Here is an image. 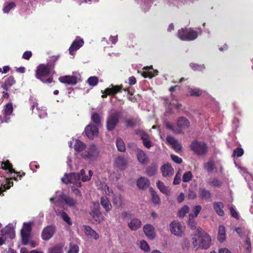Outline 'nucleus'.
<instances>
[{
  "instance_id": "2f4dec72",
  "label": "nucleus",
  "mask_w": 253,
  "mask_h": 253,
  "mask_svg": "<svg viewBox=\"0 0 253 253\" xmlns=\"http://www.w3.org/2000/svg\"><path fill=\"white\" fill-rule=\"evenodd\" d=\"M100 203L106 211H109L112 210V205L107 197H102L100 199Z\"/></svg>"
},
{
  "instance_id": "5fc2aeb1",
  "label": "nucleus",
  "mask_w": 253,
  "mask_h": 253,
  "mask_svg": "<svg viewBox=\"0 0 253 253\" xmlns=\"http://www.w3.org/2000/svg\"><path fill=\"white\" fill-rule=\"evenodd\" d=\"M79 251V247L76 244H70L69 249L67 253H78Z\"/></svg>"
},
{
  "instance_id": "ea45409f",
  "label": "nucleus",
  "mask_w": 253,
  "mask_h": 253,
  "mask_svg": "<svg viewBox=\"0 0 253 253\" xmlns=\"http://www.w3.org/2000/svg\"><path fill=\"white\" fill-rule=\"evenodd\" d=\"M56 213L58 215L60 214L62 219L68 225H71L72 224V221L71 218L69 215L64 211L60 212L59 211H56Z\"/></svg>"
},
{
  "instance_id": "de8ad7c7",
  "label": "nucleus",
  "mask_w": 253,
  "mask_h": 253,
  "mask_svg": "<svg viewBox=\"0 0 253 253\" xmlns=\"http://www.w3.org/2000/svg\"><path fill=\"white\" fill-rule=\"evenodd\" d=\"M98 82V79L97 77L92 76L89 77L87 80V83L90 86L96 85Z\"/></svg>"
},
{
  "instance_id": "9d476101",
  "label": "nucleus",
  "mask_w": 253,
  "mask_h": 253,
  "mask_svg": "<svg viewBox=\"0 0 253 253\" xmlns=\"http://www.w3.org/2000/svg\"><path fill=\"white\" fill-rule=\"evenodd\" d=\"M120 116L119 112L117 111L112 110L110 112L107 121V128L108 130L114 129L119 122Z\"/></svg>"
},
{
  "instance_id": "393cba45",
  "label": "nucleus",
  "mask_w": 253,
  "mask_h": 253,
  "mask_svg": "<svg viewBox=\"0 0 253 253\" xmlns=\"http://www.w3.org/2000/svg\"><path fill=\"white\" fill-rule=\"evenodd\" d=\"M1 232L7 238L13 239L15 237V231L12 224H8L4 229H2Z\"/></svg>"
},
{
  "instance_id": "72a5a7b5",
  "label": "nucleus",
  "mask_w": 253,
  "mask_h": 253,
  "mask_svg": "<svg viewBox=\"0 0 253 253\" xmlns=\"http://www.w3.org/2000/svg\"><path fill=\"white\" fill-rule=\"evenodd\" d=\"M90 215L93 219L97 222H100L103 220L102 213L98 209L92 211L90 212Z\"/></svg>"
},
{
  "instance_id": "423d86ee",
  "label": "nucleus",
  "mask_w": 253,
  "mask_h": 253,
  "mask_svg": "<svg viewBox=\"0 0 253 253\" xmlns=\"http://www.w3.org/2000/svg\"><path fill=\"white\" fill-rule=\"evenodd\" d=\"M96 186L98 188L103 191L105 194L111 196L113 195L112 201L114 205L116 208H119L123 205V200L120 194L118 193H114L113 191L110 189L109 186L104 182L97 181L96 182Z\"/></svg>"
},
{
  "instance_id": "338daca9",
  "label": "nucleus",
  "mask_w": 253,
  "mask_h": 253,
  "mask_svg": "<svg viewBox=\"0 0 253 253\" xmlns=\"http://www.w3.org/2000/svg\"><path fill=\"white\" fill-rule=\"evenodd\" d=\"M32 56V52L30 51H25L23 54V58L25 59L28 60Z\"/></svg>"
},
{
  "instance_id": "58836bf2",
  "label": "nucleus",
  "mask_w": 253,
  "mask_h": 253,
  "mask_svg": "<svg viewBox=\"0 0 253 253\" xmlns=\"http://www.w3.org/2000/svg\"><path fill=\"white\" fill-rule=\"evenodd\" d=\"M126 164V161L125 158L122 156L118 157L115 161L116 166L121 169H124Z\"/></svg>"
},
{
  "instance_id": "6ab92c4d",
  "label": "nucleus",
  "mask_w": 253,
  "mask_h": 253,
  "mask_svg": "<svg viewBox=\"0 0 253 253\" xmlns=\"http://www.w3.org/2000/svg\"><path fill=\"white\" fill-rule=\"evenodd\" d=\"M82 230L85 235L89 239L97 240L99 238V234L88 225H83Z\"/></svg>"
},
{
  "instance_id": "680f3d73",
  "label": "nucleus",
  "mask_w": 253,
  "mask_h": 253,
  "mask_svg": "<svg viewBox=\"0 0 253 253\" xmlns=\"http://www.w3.org/2000/svg\"><path fill=\"white\" fill-rule=\"evenodd\" d=\"M230 211L232 216H233L236 219L239 218V215L238 214V212H237V211L235 210L233 207H231L230 208Z\"/></svg>"
},
{
  "instance_id": "aec40b11",
  "label": "nucleus",
  "mask_w": 253,
  "mask_h": 253,
  "mask_svg": "<svg viewBox=\"0 0 253 253\" xmlns=\"http://www.w3.org/2000/svg\"><path fill=\"white\" fill-rule=\"evenodd\" d=\"M86 136L90 139H93L98 134V126L91 124L88 125L85 128Z\"/></svg>"
},
{
  "instance_id": "9b49d317",
  "label": "nucleus",
  "mask_w": 253,
  "mask_h": 253,
  "mask_svg": "<svg viewBox=\"0 0 253 253\" xmlns=\"http://www.w3.org/2000/svg\"><path fill=\"white\" fill-rule=\"evenodd\" d=\"M13 110V105L11 103H8L4 106L0 114V124L9 122Z\"/></svg>"
},
{
  "instance_id": "4468645a",
  "label": "nucleus",
  "mask_w": 253,
  "mask_h": 253,
  "mask_svg": "<svg viewBox=\"0 0 253 253\" xmlns=\"http://www.w3.org/2000/svg\"><path fill=\"white\" fill-rule=\"evenodd\" d=\"M169 226L170 230L173 235L181 236L183 234L184 227L180 222L174 221L170 224Z\"/></svg>"
},
{
  "instance_id": "0eeeda50",
  "label": "nucleus",
  "mask_w": 253,
  "mask_h": 253,
  "mask_svg": "<svg viewBox=\"0 0 253 253\" xmlns=\"http://www.w3.org/2000/svg\"><path fill=\"white\" fill-rule=\"evenodd\" d=\"M99 155L98 148L94 144H91L87 147H86L85 150L81 154V157L84 159L94 161L96 160Z\"/></svg>"
},
{
  "instance_id": "69168bd1",
  "label": "nucleus",
  "mask_w": 253,
  "mask_h": 253,
  "mask_svg": "<svg viewBox=\"0 0 253 253\" xmlns=\"http://www.w3.org/2000/svg\"><path fill=\"white\" fill-rule=\"evenodd\" d=\"M171 158L173 162L177 164H180L182 163V159L177 156L174 155H171Z\"/></svg>"
},
{
  "instance_id": "7ed1b4c3",
  "label": "nucleus",
  "mask_w": 253,
  "mask_h": 253,
  "mask_svg": "<svg viewBox=\"0 0 253 253\" xmlns=\"http://www.w3.org/2000/svg\"><path fill=\"white\" fill-rule=\"evenodd\" d=\"M52 74V67L51 65L40 64L37 68L36 77L43 83L50 84L53 80L51 77Z\"/></svg>"
},
{
  "instance_id": "f8f14e48",
  "label": "nucleus",
  "mask_w": 253,
  "mask_h": 253,
  "mask_svg": "<svg viewBox=\"0 0 253 253\" xmlns=\"http://www.w3.org/2000/svg\"><path fill=\"white\" fill-rule=\"evenodd\" d=\"M30 101L32 103L33 112L38 114L40 118H44L47 116L45 108L43 106H39L36 98L31 97Z\"/></svg>"
},
{
  "instance_id": "c03bdc74",
  "label": "nucleus",
  "mask_w": 253,
  "mask_h": 253,
  "mask_svg": "<svg viewBox=\"0 0 253 253\" xmlns=\"http://www.w3.org/2000/svg\"><path fill=\"white\" fill-rule=\"evenodd\" d=\"M190 67L195 71H203L205 69V67L204 64H198L196 63H191L190 64Z\"/></svg>"
},
{
  "instance_id": "f704fd0d",
  "label": "nucleus",
  "mask_w": 253,
  "mask_h": 253,
  "mask_svg": "<svg viewBox=\"0 0 253 253\" xmlns=\"http://www.w3.org/2000/svg\"><path fill=\"white\" fill-rule=\"evenodd\" d=\"M224 205L221 202H215L213 204L214 209L216 213L219 216H223L224 212L223 210Z\"/></svg>"
},
{
  "instance_id": "603ef678",
  "label": "nucleus",
  "mask_w": 253,
  "mask_h": 253,
  "mask_svg": "<svg viewBox=\"0 0 253 253\" xmlns=\"http://www.w3.org/2000/svg\"><path fill=\"white\" fill-rule=\"evenodd\" d=\"M209 184L210 186L218 187L221 185V182L217 178H214L209 181Z\"/></svg>"
},
{
  "instance_id": "6e6552de",
  "label": "nucleus",
  "mask_w": 253,
  "mask_h": 253,
  "mask_svg": "<svg viewBox=\"0 0 253 253\" xmlns=\"http://www.w3.org/2000/svg\"><path fill=\"white\" fill-rule=\"evenodd\" d=\"M62 181L66 184H72V186L77 187V188L82 186V183L80 180V175L78 173H71L69 174H65L64 176L61 179Z\"/></svg>"
},
{
  "instance_id": "49530a36",
  "label": "nucleus",
  "mask_w": 253,
  "mask_h": 253,
  "mask_svg": "<svg viewBox=\"0 0 253 253\" xmlns=\"http://www.w3.org/2000/svg\"><path fill=\"white\" fill-rule=\"evenodd\" d=\"M139 247L144 252H149L150 247L147 242L144 240L140 241L139 243Z\"/></svg>"
},
{
  "instance_id": "a878e982",
  "label": "nucleus",
  "mask_w": 253,
  "mask_h": 253,
  "mask_svg": "<svg viewBox=\"0 0 253 253\" xmlns=\"http://www.w3.org/2000/svg\"><path fill=\"white\" fill-rule=\"evenodd\" d=\"M111 87L106 88L102 95V97H105L107 95H114L118 92L122 88V86L111 85Z\"/></svg>"
},
{
  "instance_id": "c756f323",
  "label": "nucleus",
  "mask_w": 253,
  "mask_h": 253,
  "mask_svg": "<svg viewBox=\"0 0 253 253\" xmlns=\"http://www.w3.org/2000/svg\"><path fill=\"white\" fill-rule=\"evenodd\" d=\"M167 141L176 151H179L181 150V144L177 140H176L173 137L170 136H168L167 138Z\"/></svg>"
},
{
  "instance_id": "dca6fc26",
  "label": "nucleus",
  "mask_w": 253,
  "mask_h": 253,
  "mask_svg": "<svg viewBox=\"0 0 253 253\" xmlns=\"http://www.w3.org/2000/svg\"><path fill=\"white\" fill-rule=\"evenodd\" d=\"M70 147H73L76 151L80 153V154L85 150L86 148L85 144L81 141L77 139H72L69 142Z\"/></svg>"
},
{
  "instance_id": "0e129e2a",
  "label": "nucleus",
  "mask_w": 253,
  "mask_h": 253,
  "mask_svg": "<svg viewBox=\"0 0 253 253\" xmlns=\"http://www.w3.org/2000/svg\"><path fill=\"white\" fill-rule=\"evenodd\" d=\"M200 195L203 198H208L210 197V193L205 189H202L201 190Z\"/></svg>"
},
{
  "instance_id": "864d4df0",
  "label": "nucleus",
  "mask_w": 253,
  "mask_h": 253,
  "mask_svg": "<svg viewBox=\"0 0 253 253\" xmlns=\"http://www.w3.org/2000/svg\"><path fill=\"white\" fill-rule=\"evenodd\" d=\"M15 6V4L14 2H11L8 3L5 5L3 8V12L6 13H8L10 9L13 8Z\"/></svg>"
},
{
  "instance_id": "b1692460",
  "label": "nucleus",
  "mask_w": 253,
  "mask_h": 253,
  "mask_svg": "<svg viewBox=\"0 0 253 253\" xmlns=\"http://www.w3.org/2000/svg\"><path fill=\"white\" fill-rule=\"evenodd\" d=\"M143 230L146 236L150 239L153 240L156 236L154 227L150 224L145 225Z\"/></svg>"
},
{
  "instance_id": "4c0bfd02",
  "label": "nucleus",
  "mask_w": 253,
  "mask_h": 253,
  "mask_svg": "<svg viewBox=\"0 0 253 253\" xmlns=\"http://www.w3.org/2000/svg\"><path fill=\"white\" fill-rule=\"evenodd\" d=\"M157 185L158 188L160 190V191L166 194V195H169L170 194V189L169 187L166 186L163 182L158 181L157 183Z\"/></svg>"
},
{
  "instance_id": "5701e85b",
  "label": "nucleus",
  "mask_w": 253,
  "mask_h": 253,
  "mask_svg": "<svg viewBox=\"0 0 253 253\" xmlns=\"http://www.w3.org/2000/svg\"><path fill=\"white\" fill-rule=\"evenodd\" d=\"M162 175L164 177L172 176L174 173V169L171 165L168 163L163 165L161 168Z\"/></svg>"
},
{
  "instance_id": "a211bd4d",
  "label": "nucleus",
  "mask_w": 253,
  "mask_h": 253,
  "mask_svg": "<svg viewBox=\"0 0 253 253\" xmlns=\"http://www.w3.org/2000/svg\"><path fill=\"white\" fill-rule=\"evenodd\" d=\"M84 44V41L83 39L80 38L76 39L69 48V54L73 56L75 55L76 51L82 47Z\"/></svg>"
},
{
  "instance_id": "c85d7f7f",
  "label": "nucleus",
  "mask_w": 253,
  "mask_h": 253,
  "mask_svg": "<svg viewBox=\"0 0 253 253\" xmlns=\"http://www.w3.org/2000/svg\"><path fill=\"white\" fill-rule=\"evenodd\" d=\"M167 141L176 151H179L181 150V144L177 140H176L173 137L170 136H168L167 138Z\"/></svg>"
},
{
  "instance_id": "cd10ccee",
  "label": "nucleus",
  "mask_w": 253,
  "mask_h": 253,
  "mask_svg": "<svg viewBox=\"0 0 253 253\" xmlns=\"http://www.w3.org/2000/svg\"><path fill=\"white\" fill-rule=\"evenodd\" d=\"M141 225V221L138 218H132L129 222L128 223V226L131 230H136L139 229Z\"/></svg>"
},
{
  "instance_id": "4be33fe9",
  "label": "nucleus",
  "mask_w": 253,
  "mask_h": 253,
  "mask_svg": "<svg viewBox=\"0 0 253 253\" xmlns=\"http://www.w3.org/2000/svg\"><path fill=\"white\" fill-rule=\"evenodd\" d=\"M158 71L156 70H153L152 66H149L143 68L141 75L144 78H152L158 75Z\"/></svg>"
},
{
  "instance_id": "412c9836",
  "label": "nucleus",
  "mask_w": 253,
  "mask_h": 253,
  "mask_svg": "<svg viewBox=\"0 0 253 253\" xmlns=\"http://www.w3.org/2000/svg\"><path fill=\"white\" fill-rule=\"evenodd\" d=\"M65 194L60 191H57L50 199V201L54 206H59L63 204Z\"/></svg>"
},
{
  "instance_id": "bb28decb",
  "label": "nucleus",
  "mask_w": 253,
  "mask_h": 253,
  "mask_svg": "<svg viewBox=\"0 0 253 253\" xmlns=\"http://www.w3.org/2000/svg\"><path fill=\"white\" fill-rule=\"evenodd\" d=\"M137 133L141 136L143 145L147 148H150L151 147V144L149 136L142 130H139Z\"/></svg>"
},
{
  "instance_id": "c9c22d12",
  "label": "nucleus",
  "mask_w": 253,
  "mask_h": 253,
  "mask_svg": "<svg viewBox=\"0 0 253 253\" xmlns=\"http://www.w3.org/2000/svg\"><path fill=\"white\" fill-rule=\"evenodd\" d=\"M226 238V236L225 227L222 225H220L218 228L217 236L218 240L220 242H222L225 240Z\"/></svg>"
},
{
  "instance_id": "39448f33",
  "label": "nucleus",
  "mask_w": 253,
  "mask_h": 253,
  "mask_svg": "<svg viewBox=\"0 0 253 253\" xmlns=\"http://www.w3.org/2000/svg\"><path fill=\"white\" fill-rule=\"evenodd\" d=\"M33 222H24L21 230L22 243L24 245H29L32 248H35L38 245V243L31 239V232Z\"/></svg>"
},
{
  "instance_id": "4d7b16f0",
  "label": "nucleus",
  "mask_w": 253,
  "mask_h": 253,
  "mask_svg": "<svg viewBox=\"0 0 253 253\" xmlns=\"http://www.w3.org/2000/svg\"><path fill=\"white\" fill-rule=\"evenodd\" d=\"M201 209H202V208L200 206H197L195 207V208H194V214H192V213L190 214L189 217L192 218H194L197 217L198 213L201 211Z\"/></svg>"
},
{
  "instance_id": "3c124183",
  "label": "nucleus",
  "mask_w": 253,
  "mask_h": 253,
  "mask_svg": "<svg viewBox=\"0 0 253 253\" xmlns=\"http://www.w3.org/2000/svg\"><path fill=\"white\" fill-rule=\"evenodd\" d=\"M91 121L95 123L94 126H99L100 125V119L98 114H93L91 117Z\"/></svg>"
},
{
  "instance_id": "8fccbe9b",
  "label": "nucleus",
  "mask_w": 253,
  "mask_h": 253,
  "mask_svg": "<svg viewBox=\"0 0 253 253\" xmlns=\"http://www.w3.org/2000/svg\"><path fill=\"white\" fill-rule=\"evenodd\" d=\"M193 177L192 173L191 171H189L184 173L182 177V181L184 182H187L192 179Z\"/></svg>"
},
{
  "instance_id": "f3484780",
  "label": "nucleus",
  "mask_w": 253,
  "mask_h": 253,
  "mask_svg": "<svg viewBox=\"0 0 253 253\" xmlns=\"http://www.w3.org/2000/svg\"><path fill=\"white\" fill-rule=\"evenodd\" d=\"M55 227L53 225H49L43 228L42 232V240L47 241L52 237L55 233Z\"/></svg>"
},
{
  "instance_id": "09e8293b",
  "label": "nucleus",
  "mask_w": 253,
  "mask_h": 253,
  "mask_svg": "<svg viewBox=\"0 0 253 253\" xmlns=\"http://www.w3.org/2000/svg\"><path fill=\"white\" fill-rule=\"evenodd\" d=\"M79 174L80 175V179L81 178L83 182H84L90 180V177L85 174V170L84 169H82Z\"/></svg>"
},
{
  "instance_id": "1a4fd4ad",
  "label": "nucleus",
  "mask_w": 253,
  "mask_h": 253,
  "mask_svg": "<svg viewBox=\"0 0 253 253\" xmlns=\"http://www.w3.org/2000/svg\"><path fill=\"white\" fill-rule=\"evenodd\" d=\"M59 80L62 83L70 84L75 85L81 81V75L78 72L73 73L70 76H64L59 78Z\"/></svg>"
},
{
  "instance_id": "e433bc0d",
  "label": "nucleus",
  "mask_w": 253,
  "mask_h": 253,
  "mask_svg": "<svg viewBox=\"0 0 253 253\" xmlns=\"http://www.w3.org/2000/svg\"><path fill=\"white\" fill-rule=\"evenodd\" d=\"M137 158L138 162L141 164H145L147 162V158L145 153L141 150L137 151Z\"/></svg>"
},
{
  "instance_id": "f257e3e1",
  "label": "nucleus",
  "mask_w": 253,
  "mask_h": 253,
  "mask_svg": "<svg viewBox=\"0 0 253 253\" xmlns=\"http://www.w3.org/2000/svg\"><path fill=\"white\" fill-rule=\"evenodd\" d=\"M1 167L3 170H7V172L5 178H2L1 177L0 178V195L6 189H9L13 185V182L11 181V180L17 181L18 178L21 179V177L25 175L24 172L21 174L20 172H16L8 161L2 162Z\"/></svg>"
},
{
  "instance_id": "2eb2a0df",
  "label": "nucleus",
  "mask_w": 253,
  "mask_h": 253,
  "mask_svg": "<svg viewBox=\"0 0 253 253\" xmlns=\"http://www.w3.org/2000/svg\"><path fill=\"white\" fill-rule=\"evenodd\" d=\"M192 149L197 154H204L207 151V147L203 142H193L191 144Z\"/></svg>"
},
{
  "instance_id": "f03ea898",
  "label": "nucleus",
  "mask_w": 253,
  "mask_h": 253,
  "mask_svg": "<svg viewBox=\"0 0 253 253\" xmlns=\"http://www.w3.org/2000/svg\"><path fill=\"white\" fill-rule=\"evenodd\" d=\"M197 232L192 237L193 248L196 250L200 248L203 249H208L211 244L210 236L200 228H197Z\"/></svg>"
},
{
  "instance_id": "bf43d9fd",
  "label": "nucleus",
  "mask_w": 253,
  "mask_h": 253,
  "mask_svg": "<svg viewBox=\"0 0 253 253\" xmlns=\"http://www.w3.org/2000/svg\"><path fill=\"white\" fill-rule=\"evenodd\" d=\"M205 169L208 171H211L213 169V163L211 161H209L204 165Z\"/></svg>"
},
{
  "instance_id": "e2e57ef3",
  "label": "nucleus",
  "mask_w": 253,
  "mask_h": 253,
  "mask_svg": "<svg viewBox=\"0 0 253 253\" xmlns=\"http://www.w3.org/2000/svg\"><path fill=\"white\" fill-rule=\"evenodd\" d=\"M243 153L244 151L241 148H237L234 151V154L238 157L242 156Z\"/></svg>"
},
{
  "instance_id": "a18cd8bd",
  "label": "nucleus",
  "mask_w": 253,
  "mask_h": 253,
  "mask_svg": "<svg viewBox=\"0 0 253 253\" xmlns=\"http://www.w3.org/2000/svg\"><path fill=\"white\" fill-rule=\"evenodd\" d=\"M189 208L187 206H184L178 211V216L180 218L183 217L188 212Z\"/></svg>"
},
{
  "instance_id": "79ce46f5",
  "label": "nucleus",
  "mask_w": 253,
  "mask_h": 253,
  "mask_svg": "<svg viewBox=\"0 0 253 253\" xmlns=\"http://www.w3.org/2000/svg\"><path fill=\"white\" fill-rule=\"evenodd\" d=\"M116 146L118 150L121 152H124L126 150V145L123 139L118 137L116 139Z\"/></svg>"
},
{
  "instance_id": "7c9ffc66",
  "label": "nucleus",
  "mask_w": 253,
  "mask_h": 253,
  "mask_svg": "<svg viewBox=\"0 0 253 253\" xmlns=\"http://www.w3.org/2000/svg\"><path fill=\"white\" fill-rule=\"evenodd\" d=\"M136 185L139 189H144L148 187L149 181L147 178L141 177L137 180Z\"/></svg>"
},
{
  "instance_id": "774afa93",
  "label": "nucleus",
  "mask_w": 253,
  "mask_h": 253,
  "mask_svg": "<svg viewBox=\"0 0 253 253\" xmlns=\"http://www.w3.org/2000/svg\"><path fill=\"white\" fill-rule=\"evenodd\" d=\"M192 218H190L189 217V222H188V225L192 228V229H195L196 228V222L192 220Z\"/></svg>"
},
{
  "instance_id": "6e6d98bb",
  "label": "nucleus",
  "mask_w": 253,
  "mask_h": 253,
  "mask_svg": "<svg viewBox=\"0 0 253 253\" xmlns=\"http://www.w3.org/2000/svg\"><path fill=\"white\" fill-rule=\"evenodd\" d=\"M48 253H63V250L61 248L55 246L49 249Z\"/></svg>"
},
{
  "instance_id": "20e7f679",
  "label": "nucleus",
  "mask_w": 253,
  "mask_h": 253,
  "mask_svg": "<svg viewBox=\"0 0 253 253\" xmlns=\"http://www.w3.org/2000/svg\"><path fill=\"white\" fill-rule=\"evenodd\" d=\"M202 32V30L200 28H182L177 31V37L182 41H191L196 39Z\"/></svg>"
},
{
  "instance_id": "13d9d810",
  "label": "nucleus",
  "mask_w": 253,
  "mask_h": 253,
  "mask_svg": "<svg viewBox=\"0 0 253 253\" xmlns=\"http://www.w3.org/2000/svg\"><path fill=\"white\" fill-rule=\"evenodd\" d=\"M156 170L157 168L155 167H149L146 170V174L148 176H152L155 174Z\"/></svg>"
},
{
  "instance_id": "37998d69",
  "label": "nucleus",
  "mask_w": 253,
  "mask_h": 253,
  "mask_svg": "<svg viewBox=\"0 0 253 253\" xmlns=\"http://www.w3.org/2000/svg\"><path fill=\"white\" fill-rule=\"evenodd\" d=\"M151 194L152 196V202L156 205H158L160 203V200L158 195L153 190L151 189Z\"/></svg>"
},
{
  "instance_id": "ddd939ff",
  "label": "nucleus",
  "mask_w": 253,
  "mask_h": 253,
  "mask_svg": "<svg viewBox=\"0 0 253 253\" xmlns=\"http://www.w3.org/2000/svg\"><path fill=\"white\" fill-rule=\"evenodd\" d=\"M189 122L185 118L181 117L178 118V121L176 123V127L175 129H173L172 126L170 125H168V127L169 128H171L176 133H179L182 130L185 129L189 127Z\"/></svg>"
},
{
  "instance_id": "052dcab7",
  "label": "nucleus",
  "mask_w": 253,
  "mask_h": 253,
  "mask_svg": "<svg viewBox=\"0 0 253 253\" xmlns=\"http://www.w3.org/2000/svg\"><path fill=\"white\" fill-rule=\"evenodd\" d=\"M181 174L180 173V172H178L175 177H174V180H173V184L174 185H177V184H179L180 183V181H181Z\"/></svg>"
},
{
  "instance_id": "a19ab883",
  "label": "nucleus",
  "mask_w": 253,
  "mask_h": 253,
  "mask_svg": "<svg viewBox=\"0 0 253 253\" xmlns=\"http://www.w3.org/2000/svg\"><path fill=\"white\" fill-rule=\"evenodd\" d=\"M188 95L198 96L202 94V91L198 88H187Z\"/></svg>"
},
{
  "instance_id": "473e14b6",
  "label": "nucleus",
  "mask_w": 253,
  "mask_h": 253,
  "mask_svg": "<svg viewBox=\"0 0 253 253\" xmlns=\"http://www.w3.org/2000/svg\"><path fill=\"white\" fill-rule=\"evenodd\" d=\"M63 204L70 207H74L77 205L78 203L75 199L65 195Z\"/></svg>"
}]
</instances>
